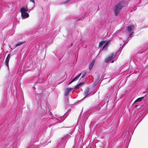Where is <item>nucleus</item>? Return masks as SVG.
I'll list each match as a JSON object with an SVG mask.
<instances>
[{
  "label": "nucleus",
  "instance_id": "1",
  "mask_svg": "<svg viewBox=\"0 0 148 148\" xmlns=\"http://www.w3.org/2000/svg\"><path fill=\"white\" fill-rule=\"evenodd\" d=\"M43 27L39 29L38 25L34 27L30 31L23 35L22 37V39L23 38H25L29 35H32L31 38L27 41V44L29 45L36 41L37 38H36L40 36L43 32Z\"/></svg>",
  "mask_w": 148,
  "mask_h": 148
},
{
  "label": "nucleus",
  "instance_id": "2",
  "mask_svg": "<svg viewBox=\"0 0 148 148\" xmlns=\"http://www.w3.org/2000/svg\"><path fill=\"white\" fill-rule=\"evenodd\" d=\"M34 7L31 9H28L27 7L25 6L22 7L20 10V12L21 13V16L23 18L25 19L28 18L29 16V15L27 12H29L30 11L34 9Z\"/></svg>",
  "mask_w": 148,
  "mask_h": 148
},
{
  "label": "nucleus",
  "instance_id": "3",
  "mask_svg": "<svg viewBox=\"0 0 148 148\" xmlns=\"http://www.w3.org/2000/svg\"><path fill=\"white\" fill-rule=\"evenodd\" d=\"M126 5V2L125 1H121L118 3L116 5L114 9L115 15L117 16L123 7Z\"/></svg>",
  "mask_w": 148,
  "mask_h": 148
},
{
  "label": "nucleus",
  "instance_id": "4",
  "mask_svg": "<svg viewBox=\"0 0 148 148\" xmlns=\"http://www.w3.org/2000/svg\"><path fill=\"white\" fill-rule=\"evenodd\" d=\"M10 58V54H8L7 56L5 62V65L7 67V69L8 70L9 69V62Z\"/></svg>",
  "mask_w": 148,
  "mask_h": 148
},
{
  "label": "nucleus",
  "instance_id": "5",
  "mask_svg": "<svg viewBox=\"0 0 148 148\" xmlns=\"http://www.w3.org/2000/svg\"><path fill=\"white\" fill-rule=\"evenodd\" d=\"M114 54L112 53L108 57H107L105 60V62L106 63L108 62L109 61H111L114 58Z\"/></svg>",
  "mask_w": 148,
  "mask_h": 148
},
{
  "label": "nucleus",
  "instance_id": "6",
  "mask_svg": "<svg viewBox=\"0 0 148 148\" xmlns=\"http://www.w3.org/2000/svg\"><path fill=\"white\" fill-rule=\"evenodd\" d=\"M114 54L112 53L108 57H107L105 60V62L106 63L108 62L109 61H111L114 58Z\"/></svg>",
  "mask_w": 148,
  "mask_h": 148
},
{
  "label": "nucleus",
  "instance_id": "7",
  "mask_svg": "<svg viewBox=\"0 0 148 148\" xmlns=\"http://www.w3.org/2000/svg\"><path fill=\"white\" fill-rule=\"evenodd\" d=\"M61 118L60 117H59V118H54L53 119H50V120L51 121H56V122H54L53 123L54 124H55L56 123H58V122H62L63 120H62L61 121H60V120L61 119Z\"/></svg>",
  "mask_w": 148,
  "mask_h": 148
},
{
  "label": "nucleus",
  "instance_id": "8",
  "mask_svg": "<svg viewBox=\"0 0 148 148\" xmlns=\"http://www.w3.org/2000/svg\"><path fill=\"white\" fill-rule=\"evenodd\" d=\"M54 38L53 36H51L46 39L47 43L48 45H50L52 43Z\"/></svg>",
  "mask_w": 148,
  "mask_h": 148
},
{
  "label": "nucleus",
  "instance_id": "9",
  "mask_svg": "<svg viewBox=\"0 0 148 148\" xmlns=\"http://www.w3.org/2000/svg\"><path fill=\"white\" fill-rule=\"evenodd\" d=\"M26 40L25 39L22 41L18 42L15 44L14 48H15L18 46H20L23 44H25L26 42Z\"/></svg>",
  "mask_w": 148,
  "mask_h": 148
},
{
  "label": "nucleus",
  "instance_id": "10",
  "mask_svg": "<svg viewBox=\"0 0 148 148\" xmlns=\"http://www.w3.org/2000/svg\"><path fill=\"white\" fill-rule=\"evenodd\" d=\"M71 88H67L66 89V90L64 94V97H67L69 95V92L71 89Z\"/></svg>",
  "mask_w": 148,
  "mask_h": 148
},
{
  "label": "nucleus",
  "instance_id": "11",
  "mask_svg": "<svg viewBox=\"0 0 148 148\" xmlns=\"http://www.w3.org/2000/svg\"><path fill=\"white\" fill-rule=\"evenodd\" d=\"M134 28V26L133 25H129L127 27V30L128 31L130 32L132 31Z\"/></svg>",
  "mask_w": 148,
  "mask_h": 148
},
{
  "label": "nucleus",
  "instance_id": "12",
  "mask_svg": "<svg viewBox=\"0 0 148 148\" xmlns=\"http://www.w3.org/2000/svg\"><path fill=\"white\" fill-rule=\"evenodd\" d=\"M44 77H42L41 78H38V81L37 82L39 83H41L43 82L44 81Z\"/></svg>",
  "mask_w": 148,
  "mask_h": 148
},
{
  "label": "nucleus",
  "instance_id": "13",
  "mask_svg": "<svg viewBox=\"0 0 148 148\" xmlns=\"http://www.w3.org/2000/svg\"><path fill=\"white\" fill-rule=\"evenodd\" d=\"M95 60H93L90 63V66H89V68L90 70H91V69H92L94 64L95 62Z\"/></svg>",
  "mask_w": 148,
  "mask_h": 148
},
{
  "label": "nucleus",
  "instance_id": "14",
  "mask_svg": "<svg viewBox=\"0 0 148 148\" xmlns=\"http://www.w3.org/2000/svg\"><path fill=\"white\" fill-rule=\"evenodd\" d=\"M146 95H145V96L143 97H140L139 98H138L135 101V102H140L142 101L145 98L146 96Z\"/></svg>",
  "mask_w": 148,
  "mask_h": 148
},
{
  "label": "nucleus",
  "instance_id": "15",
  "mask_svg": "<svg viewBox=\"0 0 148 148\" xmlns=\"http://www.w3.org/2000/svg\"><path fill=\"white\" fill-rule=\"evenodd\" d=\"M81 75V73L77 75L73 79V80L75 81L77 80L78 78Z\"/></svg>",
  "mask_w": 148,
  "mask_h": 148
},
{
  "label": "nucleus",
  "instance_id": "16",
  "mask_svg": "<svg viewBox=\"0 0 148 148\" xmlns=\"http://www.w3.org/2000/svg\"><path fill=\"white\" fill-rule=\"evenodd\" d=\"M89 94V89H88L87 90H86L85 92L84 93L85 97L83 98V99H84L86 97H87V96Z\"/></svg>",
  "mask_w": 148,
  "mask_h": 148
},
{
  "label": "nucleus",
  "instance_id": "17",
  "mask_svg": "<svg viewBox=\"0 0 148 148\" xmlns=\"http://www.w3.org/2000/svg\"><path fill=\"white\" fill-rule=\"evenodd\" d=\"M105 41H102L100 42L99 44V47H101L103 45L105 44Z\"/></svg>",
  "mask_w": 148,
  "mask_h": 148
},
{
  "label": "nucleus",
  "instance_id": "18",
  "mask_svg": "<svg viewBox=\"0 0 148 148\" xmlns=\"http://www.w3.org/2000/svg\"><path fill=\"white\" fill-rule=\"evenodd\" d=\"M65 103H69V98L68 97H65Z\"/></svg>",
  "mask_w": 148,
  "mask_h": 148
},
{
  "label": "nucleus",
  "instance_id": "19",
  "mask_svg": "<svg viewBox=\"0 0 148 148\" xmlns=\"http://www.w3.org/2000/svg\"><path fill=\"white\" fill-rule=\"evenodd\" d=\"M70 136L69 134H67L66 135L65 137L63 138L62 139L63 140L64 139H65L66 141H67L68 140V139H67L66 138H69Z\"/></svg>",
  "mask_w": 148,
  "mask_h": 148
},
{
  "label": "nucleus",
  "instance_id": "20",
  "mask_svg": "<svg viewBox=\"0 0 148 148\" xmlns=\"http://www.w3.org/2000/svg\"><path fill=\"white\" fill-rule=\"evenodd\" d=\"M140 106L139 105H135L134 107V109H138L140 108Z\"/></svg>",
  "mask_w": 148,
  "mask_h": 148
},
{
  "label": "nucleus",
  "instance_id": "21",
  "mask_svg": "<svg viewBox=\"0 0 148 148\" xmlns=\"http://www.w3.org/2000/svg\"><path fill=\"white\" fill-rule=\"evenodd\" d=\"M108 47H106L104 45L103 46V47L102 49L103 50H104L106 51L107 50Z\"/></svg>",
  "mask_w": 148,
  "mask_h": 148
},
{
  "label": "nucleus",
  "instance_id": "22",
  "mask_svg": "<svg viewBox=\"0 0 148 148\" xmlns=\"http://www.w3.org/2000/svg\"><path fill=\"white\" fill-rule=\"evenodd\" d=\"M134 32H132L129 34V36L130 37H132L133 36V35L134 34Z\"/></svg>",
  "mask_w": 148,
  "mask_h": 148
},
{
  "label": "nucleus",
  "instance_id": "23",
  "mask_svg": "<svg viewBox=\"0 0 148 148\" xmlns=\"http://www.w3.org/2000/svg\"><path fill=\"white\" fill-rule=\"evenodd\" d=\"M51 142V141H49L48 142H46L45 143V145H42V147H44V146H45V145H47L49 143ZM42 145H43L42 144Z\"/></svg>",
  "mask_w": 148,
  "mask_h": 148
},
{
  "label": "nucleus",
  "instance_id": "24",
  "mask_svg": "<svg viewBox=\"0 0 148 148\" xmlns=\"http://www.w3.org/2000/svg\"><path fill=\"white\" fill-rule=\"evenodd\" d=\"M70 0H66L64 1V3H63V4H66Z\"/></svg>",
  "mask_w": 148,
  "mask_h": 148
},
{
  "label": "nucleus",
  "instance_id": "25",
  "mask_svg": "<svg viewBox=\"0 0 148 148\" xmlns=\"http://www.w3.org/2000/svg\"><path fill=\"white\" fill-rule=\"evenodd\" d=\"M86 72H85L83 74V75H82V78H83L84 76L86 75Z\"/></svg>",
  "mask_w": 148,
  "mask_h": 148
},
{
  "label": "nucleus",
  "instance_id": "26",
  "mask_svg": "<svg viewBox=\"0 0 148 148\" xmlns=\"http://www.w3.org/2000/svg\"><path fill=\"white\" fill-rule=\"evenodd\" d=\"M84 84L83 82H81L78 85L79 86V87L82 86V85Z\"/></svg>",
  "mask_w": 148,
  "mask_h": 148
},
{
  "label": "nucleus",
  "instance_id": "27",
  "mask_svg": "<svg viewBox=\"0 0 148 148\" xmlns=\"http://www.w3.org/2000/svg\"><path fill=\"white\" fill-rule=\"evenodd\" d=\"M74 82V81L72 79V80L71 81H70L68 84V85H70V84L71 83H72V82Z\"/></svg>",
  "mask_w": 148,
  "mask_h": 148
},
{
  "label": "nucleus",
  "instance_id": "28",
  "mask_svg": "<svg viewBox=\"0 0 148 148\" xmlns=\"http://www.w3.org/2000/svg\"><path fill=\"white\" fill-rule=\"evenodd\" d=\"M74 82V81L72 79V80L71 81H70L68 84V85H70V84L71 83H72V82Z\"/></svg>",
  "mask_w": 148,
  "mask_h": 148
},
{
  "label": "nucleus",
  "instance_id": "29",
  "mask_svg": "<svg viewBox=\"0 0 148 148\" xmlns=\"http://www.w3.org/2000/svg\"><path fill=\"white\" fill-rule=\"evenodd\" d=\"M127 133V134H128V135L129 134L130 135V137L131 135H130V132L129 131H128L127 132V131L126 132V133Z\"/></svg>",
  "mask_w": 148,
  "mask_h": 148
},
{
  "label": "nucleus",
  "instance_id": "30",
  "mask_svg": "<svg viewBox=\"0 0 148 148\" xmlns=\"http://www.w3.org/2000/svg\"><path fill=\"white\" fill-rule=\"evenodd\" d=\"M79 85L78 84V85H76V86H75V88H79Z\"/></svg>",
  "mask_w": 148,
  "mask_h": 148
},
{
  "label": "nucleus",
  "instance_id": "31",
  "mask_svg": "<svg viewBox=\"0 0 148 148\" xmlns=\"http://www.w3.org/2000/svg\"><path fill=\"white\" fill-rule=\"evenodd\" d=\"M128 42V40H127L126 41V43L124 44L122 46V47H124V45H125V44H126V43H127V42Z\"/></svg>",
  "mask_w": 148,
  "mask_h": 148
},
{
  "label": "nucleus",
  "instance_id": "32",
  "mask_svg": "<svg viewBox=\"0 0 148 148\" xmlns=\"http://www.w3.org/2000/svg\"><path fill=\"white\" fill-rule=\"evenodd\" d=\"M110 41V40H109V41H107L106 43L107 45H108L109 43V42Z\"/></svg>",
  "mask_w": 148,
  "mask_h": 148
},
{
  "label": "nucleus",
  "instance_id": "33",
  "mask_svg": "<svg viewBox=\"0 0 148 148\" xmlns=\"http://www.w3.org/2000/svg\"><path fill=\"white\" fill-rule=\"evenodd\" d=\"M30 2H32L33 3H34V0H30Z\"/></svg>",
  "mask_w": 148,
  "mask_h": 148
},
{
  "label": "nucleus",
  "instance_id": "34",
  "mask_svg": "<svg viewBox=\"0 0 148 148\" xmlns=\"http://www.w3.org/2000/svg\"><path fill=\"white\" fill-rule=\"evenodd\" d=\"M104 46H106L107 47H108V45H107L106 43L105 44Z\"/></svg>",
  "mask_w": 148,
  "mask_h": 148
},
{
  "label": "nucleus",
  "instance_id": "35",
  "mask_svg": "<svg viewBox=\"0 0 148 148\" xmlns=\"http://www.w3.org/2000/svg\"><path fill=\"white\" fill-rule=\"evenodd\" d=\"M33 89L34 90H35V88L34 86H33Z\"/></svg>",
  "mask_w": 148,
  "mask_h": 148
},
{
  "label": "nucleus",
  "instance_id": "36",
  "mask_svg": "<svg viewBox=\"0 0 148 148\" xmlns=\"http://www.w3.org/2000/svg\"><path fill=\"white\" fill-rule=\"evenodd\" d=\"M101 148H103L104 147H103V146L102 145V146H101Z\"/></svg>",
  "mask_w": 148,
  "mask_h": 148
},
{
  "label": "nucleus",
  "instance_id": "37",
  "mask_svg": "<svg viewBox=\"0 0 148 148\" xmlns=\"http://www.w3.org/2000/svg\"><path fill=\"white\" fill-rule=\"evenodd\" d=\"M114 62V60H112L111 62L112 63H113Z\"/></svg>",
  "mask_w": 148,
  "mask_h": 148
},
{
  "label": "nucleus",
  "instance_id": "38",
  "mask_svg": "<svg viewBox=\"0 0 148 148\" xmlns=\"http://www.w3.org/2000/svg\"><path fill=\"white\" fill-rule=\"evenodd\" d=\"M143 53V52H142H142H140L139 53H140V54H141V53Z\"/></svg>",
  "mask_w": 148,
  "mask_h": 148
},
{
  "label": "nucleus",
  "instance_id": "39",
  "mask_svg": "<svg viewBox=\"0 0 148 148\" xmlns=\"http://www.w3.org/2000/svg\"><path fill=\"white\" fill-rule=\"evenodd\" d=\"M51 125H49V127H50Z\"/></svg>",
  "mask_w": 148,
  "mask_h": 148
},
{
  "label": "nucleus",
  "instance_id": "40",
  "mask_svg": "<svg viewBox=\"0 0 148 148\" xmlns=\"http://www.w3.org/2000/svg\"><path fill=\"white\" fill-rule=\"evenodd\" d=\"M66 142H64V144H63V145H64L65 144H66Z\"/></svg>",
  "mask_w": 148,
  "mask_h": 148
},
{
  "label": "nucleus",
  "instance_id": "41",
  "mask_svg": "<svg viewBox=\"0 0 148 148\" xmlns=\"http://www.w3.org/2000/svg\"><path fill=\"white\" fill-rule=\"evenodd\" d=\"M73 133V132H71V135H72V134Z\"/></svg>",
  "mask_w": 148,
  "mask_h": 148
},
{
  "label": "nucleus",
  "instance_id": "42",
  "mask_svg": "<svg viewBox=\"0 0 148 148\" xmlns=\"http://www.w3.org/2000/svg\"><path fill=\"white\" fill-rule=\"evenodd\" d=\"M98 82H97V83H95V84H97Z\"/></svg>",
  "mask_w": 148,
  "mask_h": 148
},
{
  "label": "nucleus",
  "instance_id": "43",
  "mask_svg": "<svg viewBox=\"0 0 148 148\" xmlns=\"http://www.w3.org/2000/svg\"><path fill=\"white\" fill-rule=\"evenodd\" d=\"M45 47L46 48H47V46H46V45H45Z\"/></svg>",
  "mask_w": 148,
  "mask_h": 148
}]
</instances>
